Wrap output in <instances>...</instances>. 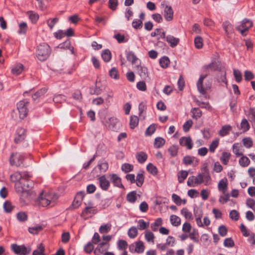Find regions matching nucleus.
<instances>
[{"label": "nucleus", "mask_w": 255, "mask_h": 255, "mask_svg": "<svg viewBox=\"0 0 255 255\" xmlns=\"http://www.w3.org/2000/svg\"><path fill=\"white\" fill-rule=\"evenodd\" d=\"M58 199V196L53 193L42 192L36 200V203L39 206L47 207L53 206Z\"/></svg>", "instance_id": "f257e3e1"}, {"label": "nucleus", "mask_w": 255, "mask_h": 255, "mask_svg": "<svg viewBox=\"0 0 255 255\" xmlns=\"http://www.w3.org/2000/svg\"><path fill=\"white\" fill-rule=\"evenodd\" d=\"M28 177H29V174L27 172H16L10 175L11 180L15 182V189L16 192H22L25 190V187H22V184L25 179H27Z\"/></svg>", "instance_id": "f03ea898"}, {"label": "nucleus", "mask_w": 255, "mask_h": 255, "mask_svg": "<svg viewBox=\"0 0 255 255\" xmlns=\"http://www.w3.org/2000/svg\"><path fill=\"white\" fill-rule=\"evenodd\" d=\"M28 103L25 100L19 101L17 104V109L13 111L11 116L15 120L18 119H23L28 113L27 106Z\"/></svg>", "instance_id": "7ed1b4c3"}, {"label": "nucleus", "mask_w": 255, "mask_h": 255, "mask_svg": "<svg viewBox=\"0 0 255 255\" xmlns=\"http://www.w3.org/2000/svg\"><path fill=\"white\" fill-rule=\"evenodd\" d=\"M30 176L29 175V177H28L27 179H25L22 184V187H25V190H24V191L22 192H18L22 194V197L20 198L21 200L23 198H26V200L24 201V202L31 199L33 196L34 195V193L31 191V189L33 187L34 183L33 181L30 179Z\"/></svg>", "instance_id": "20e7f679"}, {"label": "nucleus", "mask_w": 255, "mask_h": 255, "mask_svg": "<svg viewBox=\"0 0 255 255\" xmlns=\"http://www.w3.org/2000/svg\"><path fill=\"white\" fill-rule=\"evenodd\" d=\"M50 48L46 43H42L37 47L36 57L41 61L45 60L49 56Z\"/></svg>", "instance_id": "39448f33"}, {"label": "nucleus", "mask_w": 255, "mask_h": 255, "mask_svg": "<svg viewBox=\"0 0 255 255\" xmlns=\"http://www.w3.org/2000/svg\"><path fill=\"white\" fill-rule=\"evenodd\" d=\"M23 160V155L19 153L16 152L11 154L9 161L10 165L19 167L22 164Z\"/></svg>", "instance_id": "423d86ee"}, {"label": "nucleus", "mask_w": 255, "mask_h": 255, "mask_svg": "<svg viewBox=\"0 0 255 255\" xmlns=\"http://www.w3.org/2000/svg\"><path fill=\"white\" fill-rule=\"evenodd\" d=\"M11 249L15 254L18 255H26L31 251L30 248H27L24 245H18L16 244H12Z\"/></svg>", "instance_id": "0eeeda50"}, {"label": "nucleus", "mask_w": 255, "mask_h": 255, "mask_svg": "<svg viewBox=\"0 0 255 255\" xmlns=\"http://www.w3.org/2000/svg\"><path fill=\"white\" fill-rule=\"evenodd\" d=\"M253 26V22L248 19H243L240 25L237 27V29L240 32L242 35H246V31Z\"/></svg>", "instance_id": "6e6552de"}, {"label": "nucleus", "mask_w": 255, "mask_h": 255, "mask_svg": "<svg viewBox=\"0 0 255 255\" xmlns=\"http://www.w3.org/2000/svg\"><path fill=\"white\" fill-rule=\"evenodd\" d=\"M206 76L207 75H201L197 83L198 90L200 93L202 95H205L206 93V91L209 90L211 86V83L209 82L206 85L205 87H203V82Z\"/></svg>", "instance_id": "1a4fd4ad"}, {"label": "nucleus", "mask_w": 255, "mask_h": 255, "mask_svg": "<svg viewBox=\"0 0 255 255\" xmlns=\"http://www.w3.org/2000/svg\"><path fill=\"white\" fill-rule=\"evenodd\" d=\"M161 5L164 8V17L166 20L170 21L173 19V10L171 6L162 3Z\"/></svg>", "instance_id": "9d476101"}, {"label": "nucleus", "mask_w": 255, "mask_h": 255, "mask_svg": "<svg viewBox=\"0 0 255 255\" xmlns=\"http://www.w3.org/2000/svg\"><path fill=\"white\" fill-rule=\"evenodd\" d=\"M109 248V244L107 243L102 242L100 243L94 250L95 255H101L104 254Z\"/></svg>", "instance_id": "9b49d317"}, {"label": "nucleus", "mask_w": 255, "mask_h": 255, "mask_svg": "<svg viewBox=\"0 0 255 255\" xmlns=\"http://www.w3.org/2000/svg\"><path fill=\"white\" fill-rule=\"evenodd\" d=\"M25 136V129L22 128H18L14 138L15 142L16 143L21 142L24 139Z\"/></svg>", "instance_id": "f8f14e48"}, {"label": "nucleus", "mask_w": 255, "mask_h": 255, "mask_svg": "<svg viewBox=\"0 0 255 255\" xmlns=\"http://www.w3.org/2000/svg\"><path fill=\"white\" fill-rule=\"evenodd\" d=\"M179 144L182 146H186L188 149L193 147V142L190 136H183L180 138Z\"/></svg>", "instance_id": "ddd939ff"}, {"label": "nucleus", "mask_w": 255, "mask_h": 255, "mask_svg": "<svg viewBox=\"0 0 255 255\" xmlns=\"http://www.w3.org/2000/svg\"><path fill=\"white\" fill-rule=\"evenodd\" d=\"M98 181L100 186L102 190L105 191L108 190L110 187V183L105 175L100 177L98 178Z\"/></svg>", "instance_id": "4468645a"}, {"label": "nucleus", "mask_w": 255, "mask_h": 255, "mask_svg": "<svg viewBox=\"0 0 255 255\" xmlns=\"http://www.w3.org/2000/svg\"><path fill=\"white\" fill-rule=\"evenodd\" d=\"M135 246L131 245L129 246V250L131 252H133V248L135 247L134 252L137 253H142L144 251V246L142 242L139 241L135 242Z\"/></svg>", "instance_id": "2eb2a0df"}, {"label": "nucleus", "mask_w": 255, "mask_h": 255, "mask_svg": "<svg viewBox=\"0 0 255 255\" xmlns=\"http://www.w3.org/2000/svg\"><path fill=\"white\" fill-rule=\"evenodd\" d=\"M219 191L222 192L223 194L227 192L228 190V180L226 178L221 179L218 184Z\"/></svg>", "instance_id": "dca6fc26"}, {"label": "nucleus", "mask_w": 255, "mask_h": 255, "mask_svg": "<svg viewBox=\"0 0 255 255\" xmlns=\"http://www.w3.org/2000/svg\"><path fill=\"white\" fill-rule=\"evenodd\" d=\"M119 121L115 117L109 118L104 122L105 126L107 127L110 129H114L115 126L118 124Z\"/></svg>", "instance_id": "f3484780"}, {"label": "nucleus", "mask_w": 255, "mask_h": 255, "mask_svg": "<svg viewBox=\"0 0 255 255\" xmlns=\"http://www.w3.org/2000/svg\"><path fill=\"white\" fill-rule=\"evenodd\" d=\"M166 41L172 48L175 47L179 43L180 39L173 35H168L166 37Z\"/></svg>", "instance_id": "a211bd4d"}, {"label": "nucleus", "mask_w": 255, "mask_h": 255, "mask_svg": "<svg viewBox=\"0 0 255 255\" xmlns=\"http://www.w3.org/2000/svg\"><path fill=\"white\" fill-rule=\"evenodd\" d=\"M84 198V193L81 192L78 193L75 198L73 202V206L76 208H78L81 204Z\"/></svg>", "instance_id": "6ab92c4d"}, {"label": "nucleus", "mask_w": 255, "mask_h": 255, "mask_svg": "<svg viewBox=\"0 0 255 255\" xmlns=\"http://www.w3.org/2000/svg\"><path fill=\"white\" fill-rule=\"evenodd\" d=\"M45 227L44 225L39 224H33L31 227H28V232L33 235L37 234L39 232L42 231Z\"/></svg>", "instance_id": "aec40b11"}, {"label": "nucleus", "mask_w": 255, "mask_h": 255, "mask_svg": "<svg viewBox=\"0 0 255 255\" xmlns=\"http://www.w3.org/2000/svg\"><path fill=\"white\" fill-rule=\"evenodd\" d=\"M111 180L115 186L124 188V187L122 183L121 179L116 174H113L111 175Z\"/></svg>", "instance_id": "412c9836"}, {"label": "nucleus", "mask_w": 255, "mask_h": 255, "mask_svg": "<svg viewBox=\"0 0 255 255\" xmlns=\"http://www.w3.org/2000/svg\"><path fill=\"white\" fill-rule=\"evenodd\" d=\"M233 151L237 156L243 155V149L242 145L239 143H236L233 145Z\"/></svg>", "instance_id": "4be33fe9"}, {"label": "nucleus", "mask_w": 255, "mask_h": 255, "mask_svg": "<svg viewBox=\"0 0 255 255\" xmlns=\"http://www.w3.org/2000/svg\"><path fill=\"white\" fill-rule=\"evenodd\" d=\"M183 162L185 165H189L192 163H195V165H196L198 163V160L194 156L187 155L183 158Z\"/></svg>", "instance_id": "5701e85b"}, {"label": "nucleus", "mask_w": 255, "mask_h": 255, "mask_svg": "<svg viewBox=\"0 0 255 255\" xmlns=\"http://www.w3.org/2000/svg\"><path fill=\"white\" fill-rule=\"evenodd\" d=\"M223 27L227 35H229L233 33V27L229 22H224L223 23Z\"/></svg>", "instance_id": "b1692460"}, {"label": "nucleus", "mask_w": 255, "mask_h": 255, "mask_svg": "<svg viewBox=\"0 0 255 255\" xmlns=\"http://www.w3.org/2000/svg\"><path fill=\"white\" fill-rule=\"evenodd\" d=\"M137 68L139 76L143 79H146L148 77L147 69L145 67L137 66Z\"/></svg>", "instance_id": "393cba45"}, {"label": "nucleus", "mask_w": 255, "mask_h": 255, "mask_svg": "<svg viewBox=\"0 0 255 255\" xmlns=\"http://www.w3.org/2000/svg\"><path fill=\"white\" fill-rule=\"evenodd\" d=\"M85 204L87 206L85 207V210L82 213V216H84L85 214H94L96 212V209L93 206V204L91 203H89L87 205L86 203Z\"/></svg>", "instance_id": "a878e982"}, {"label": "nucleus", "mask_w": 255, "mask_h": 255, "mask_svg": "<svg viewBox=\"0 0 255 255\" xmlns=\"http://www.w3.org/2000/svg\"><path fill=\"white\" fill-rule=\"evenodd\" d=\"M45 247L42 244H39L32 253V255H46L44 253Z\"/></svg>", "instance_id": "bb28decb"}, {"label": "nucleus", "mask_w": 255, "mask_h": 255, "mask_svg": "<svg viewBox=\"0 0 255 255\" xmlns=\"http://www.w3.org/2000/svg\"><path fill=\"white\" fill-rule=\"evenodd\" d=\"M231 129L232 127L230 125H225L222 127L219 134L221 136H225L228 134Z\"/></svg>", "instance_id": "cd10ccee"}, {"label": "nucleus", "mask_w": 255, "mask_h": 255, "mask_svg": "<svg viewBox=\"0 0 255 255\" xmlns=\"http://www.w3.org/2000/svg\"><path fill=\"white\" fill-rule=\"evenodd\" d=\"M136 158L138 162L143 163L146 160L147 155L143 152H139L136 153Z\"/></svg>", "instance_id": "c85d7f7f"}, {"label": "nucleus", "mask_w": 255, "mask_h": 255, "mask_svg": "<svg viewBox=\"0 0 255 255\" xmlns=\"http://www.w3.org/2000/svg\"><path fill=\"white\" fill-rule=\"evenodd\" d=\"M231 156V153L227 152H223L222 156L220 157V160L224 165H227L228 163L229 159Z\"/></svg>", "instance_id": "c756f323"}, {"label": "nucleus", "mask_w": 255, "mask_h": 255, "mask_svg": "<svg viewBox=\"0 0 255 255\" xmlns=\"http://www.w3.org/2000/svg\"><path fill=\"white\" fill-rule=\"evenodd\" d=\"M23 71V65L18 64L11 69V73L15 75L20 74Z\"/></svg>", "instance_id": "7c9ffc66"}, {"label": "nucleus", "mask_w": 255, "mask_h": 255, "mask_svg": "<svg viewBox=\"0 0 255 255\" xmlns=\"http://www.w3.org/2000/svg\"><path fill=\"white\" fill-rule=\"evenodd\" d=\"M137 194L135 191H131L128 193L127 196V200L130 203H134L136 200Z\"/></svg>", "instance_id": "2f4dec72"}, {"label": "nucleus", "mask_w": 255, "mask_h": 255, "mask_svg": "<svg viewBox=\"0 0 255 255\" xmlns=\"http://www.w3.org/2000/svg\"><path fill=\"white\" fill-rule=\"evenodd\" d=\"M3 208L6 213H10L14 209V206H13L10 202L6 201L3 205Z\"/></svg>", "instance_id": "473e14b6"}, {"label": "nucleus", "mask_w": 255, "mask_h": 255, "mask_svg": "<svg viewBox=\"0 0 255 255\" xmlns=\"http://www.w3.org/2000/svg\"><path fill=\"white\" fill-rule=\"evenodd\" d=\"M188 172L187 171L181 170L178 173V180L179 183H182L187 178Z\"/></svg>", "instance_id": "72a5a7b5"}, {"label": "nucleus", "mask_w": 255, "mask_h": 255, "mask_svg": "<svg viewBox=\"0 0 255 255\" xmlns=\"http://www.w3.org/2000/svg\"><path fill=\"white\" fill-rule=\"evenodd\" d=\"M103 60L105 62H109L111 59V53L109 50H104L101 54Z\"/></svg>", "instance_id": "f704fd0d"}, {"label": "nucleus", "mask_w": 255, "mask_h": 255, "mask_svg": "<svg viewBox=\"0 0 255 255\" xmlns=\"http://www.w3.org/2000/svg\"><path fill=\"white\" fill-rule=\"evenodd\" d=\"M127 58L128 61L131 62L133 64L136 63V61L138 60L136 56L131 51L128 52L127 54Z\"/></svg>", "instance_id": "c9c22d12"}, {"label": "nucleus", "mask_w": 255, "mask_h": 255, "mask_svg": "<svg viewBox=\"0 0 255 255\" xmlns=\"http://www.w3.org/2000/svg\"><path fill=\"white\" fill-rule=\"evenodd\" d=\"M165 143V140L164 138L158 137L154 140V146L156 148H159L162 147Z\"/></svg>", "instance_id": "e433bc0d"}, {"label": "nucleus", "mask_w": 255, "mask_h": 255, "mask_svg": "<svg viewBox=\"0 0 255 255\" xmlns=\"http://www.w3.org/2000/svg\"><path fill=\"white\" fill-rule=\"evenodd\" d=\"M191 113H192V118L196 120L200 118L202 115V111L199 108H196L192 109Z\"/></svg>", "instance_id": "4c0bfd02"}, {"label": "nucleus", "mask_w": 255, "mask_h": 255, "mask_svg": "<svg viewBox=\"0 0 255 255\" xmlns=\"http://www.w3.org/2000/svg\"><path fill=\"white\" fill-rule=\"evenodd\" d=\"M169 63V59L166 56L163 57L159 60L160 65L163 68H166L168 66Z\"/></svg>", "instance_id": "58836bf2"}, {"label": "nucleus", "mask_w": 255, "mask_h": 255, "mask_svg": "<svg viewBox=\"0 0 255 255\" xmlns=\"http://www.w3.org/2000/svg\"><path fill=\"white\" fill-rule=\"evenodd\" d=\"M239 164L242 167H246L248 166L250 163V160L246 156H242V157L239 159Z\"/></svg>", "instance_id": "ea45409f"}, {"label": "nucleus", "mask_w": 255, "mask_h": 255, "mask_svg": "<svg viewBox=\"0 0 255 255\" xmlns=\"http://www.w3.org/2000/svg\"><path fill=\"white\" fill-rule=\"evenodd\" d=\"M144 178L143 173H138L135 179L136 185L138 187L142 186L144 182Z\"/></svg>", "instance_id": "a19ab883"}, {"label": "nucleus", "mask_w": 255, "mask_h": 255, "mask_svg": "<svg viewBox=\"0 0 255 255\" xmlns=\"http://www.w3.org/2000/svg\"><path fill=\"white\" fill-rule=\"evenodd\" d=\"M138 124V118L137 116H131L130 119L129 125L131 128H134Z\"/></svg>", "instance_id": "79ce46f5"}, {"label": "nucleus", "mask_w": 255, "mask_h": 255, "mask_svg": "<svg viewBox=\"0 0 255 255\" xmlns=\"http://www.w3.org/2000/svg\"><path fill=\"white\" fill-rule=\"evenodd\" d=\"M203 39L200 36H197L194 39L195 46L197 49H200L203 46Z\"/></svg>", "instance_id": "37998d69"}, {"label": "nucleus", "mask_w": 255, "mask_h": 255, "mask_svg": "<svg viewBox=\"0 0 255 255\" xmlns=\"http://www.w3.org/2000/svg\"><path fill=\"white\" fill-rule=\"evenodd\" d=\"M147 170L152 175H156L157 173V169L152 163H149L146 166Z\"/></svg>", "instance_id": "c03bdc74"}, {"label": "nucleus", "mask_w": 255, "mask_h": 255, "mask_svg": "<svg viewBox=\"0 0 255 255\" xmlns=\"http://www.w3.org/2000/svg\"><path fill=\"white\" fill-rule=\"evenodd\" d=\"M178 151V147L175 145H172L168 149V151L172 157H175L177 155Z\"/></svg>", "instance_id": "a18cd8bd"}, {"label": "nucleus", "mask_w": 255, "mask_h": 255, "mask_svg": "<svg viewBox=\"0 0 255 255\" xmlns=\"http://www.w3.org/2000/svg\"><path fill=\"white\" fill-rule=\"evenodd\" d=\"M137 235V229L134 227H131L128 232V236L130 238L133 239Z\"/></svg>", "instance_id": "49530a36"}, {"label": "nucleus", "mask_w": 255, "mask_h": 255, "mask_svg": "<svg viewBox=\"0 0 255 255\" xmlns=\"http://www.w3.org/2000/svg\"><path fill=\"white\" fill-rule=\"evenodd\" d=\"M118 246L120 250H126L128 248V245L126 241L120 240L118 242Z\"/></svg>", "instance_id": "de8ad7c7"}, {"label": "nucleus", "mask_w": 255, "mask_h": 255, "mask_svg": "<svg viewBox=\"0 0 255 255\" xmlns=\"http://www.w3.org/2000/svg\"><path fill=\"white\" fill-rule=\"evenodd\" d=\"M132 26L135 29H140L142 27V21L141 20L135 19L132 22Z\"/></svg>", "instance_id": "09e8293b"}, {"label": "nucleus", "mask_w": 255, "mask_h": 255, "mask_svg": "<svg viewBox=\"0 0 255 255\" xmlns=\"http://www.w3.org/2000/svg\"><path fill=\"white\" fill-rule=\"evenodd\" d=\"M243 142L244 145L248 148H251L253 144V141L250 137H245L243 138Z\"/></svg>", "instance_id": "8fccbe9b"}, {"label": "nucleus", "mask_w": 255, "mask_h": 255, "mask_svg": "<svg viewBox=\"0 0 255 255\" xmlns=\"http://www.w3.org/2000/svg\"><path fill=\"white\" fill-rule=\"evenodd\" d=\"M65 96L61 94L55 95L53 98V101L56 103H62L65 101Z\"/></svg>", "instance_id": "3c124183"}, {"label": "nucleus", "mask_w": 255, "mask_h": 255, "mask_svg": "<svg viewBox=\"0 0 255 255\" xmlns=\"http://www.w3.org/2000/svg\"><path fill=\"white\" fill-rule=\"evenodd\" d=\"M223 195L220 196L219 201L221 204H225L229 200L230 194L227 192L225 194H223Z\"/></svg>", "instance_id": "603ef678"}, {"label": "nucleus", "mask_w": 255, "mask_h": 255, "mask_svg": "<svg viewBox=\"0 0 255 255\" xmlns=\"http://www.w3.org/2000/svg\"><path fill=\"white\" fill-rule=\"evenodd\" d=\"M47 92V89L42 88L36 92L32 96L33 99L35 100L37 98L43 95Z\"/></svg>", "instance_id": "864d4df0"}, {"label": "nucleus", "mask_w": 255, "mask_h": 255, "mask_svg": "<svg viewBox=\"0 0 255 255\" xmlns=\"http://www.w3.org/2000/svg\"><path fill=\"white\" fill-rule=\"evenodd\" d=\"M16 217L18 220L21 222H25L27 218V214L23 212L18 213L17 214Z\"/></svg>", "instance_id": "5fc2aeb1"}, {"label": "nucleus", "mask_w": 255, "mask_h": 255, "mask_svg": "<svg viewBox=\"0 0 255 255\" xmlns=\"http://www.w3.org/2000/svg\"><path fill=\"white\" fill-rule=\"evenodd\" d=\"M109 75L110 77L115 79H118L119 78V75L118 70L115 68H113L109 71Z\"/></svg>", "instance_id": "6e6d98bb"}, {"label": "nucleus", "mask_w": 255, "mask_h": 255, "mask_svg": "<svg viewBox=\"0 0 255 255\" xmlns=\"http://www.w3.org/2000/svg\"><path fill=\"white\" fill-rule=\"evenodd\" d=\"M234 242L231 238H226L224 242V246L227 248H232L234 246Z\"/></svg>", "instance_id": "4d7b16f0"}, {"label": "nucleus", "mask_w": 255, "mask_h": 255, "mask_svg": "<svg viewBox=\"0 0 255 255\" xmlns=\"http://www.w3.org/2000/svg\"><path fill=\"white\" fill-rule=\"evenodd\" d=\"M219 140L218 139L214 140L210 144L209 146V150L210 152H214L216 148L218 147Z\"/></svg>", "instance_id": "13d9d810"}, {"label": "nucleus", "mask_w": 255, "mask_h": 255, "mask_svg": "<svg viewBox=\"0 0 255 255\" xmlns=\"http://www.w3.org/2000/svg\"><path fill=\"white\" fill-rule=\"evenodd\" d=\"M94 249V245L91 242L88 243L84 246V251L87 254H90L92 252Z\"/></svg>", "instance_id": "bf43d9fd"}, {"label": "nucleus", "mask_w": 255, "mask_h": 255, "mask_svg": "<svg viewBox=\"0 0 255 255\" xmlns=\"http://www.w3.org/2000/svg\"><path fill=\"white\" fill-rule=\"evenodd\" d=\"M241 128L244 131L248 130L250 128V125L246 119H243L241 123Z\"/></svg>", "instance_id": "052dcab7"}, {"label": "nucleus", "mask_w": 255, "mask_h": 255, "mask_svg": "<svg viewBox=\"0 0 255 255\" xmlns=\"http://www.w3.org/2000/svg\"><path fill=\"white\" fill-rule=\"evenodd\" d=\"M133 169V166L129 163H125L122 166V170L126 173L129 172Z\"/></svg>", "instance_id": "680f3d73"}, {"label": "nucleus", "mask_w": 255, "mask_h": 255, "mask_svg": "<svg viewBox=\"0 0 255 255\" xmlns=\"http://www.w3.org/2000/svg\"><path fill=\"white\" fill-rule=\"evenodd\" d=\"M156 129V125H151L146 130L145 134L146 135H151L152 134Z\"/></svg>", "instance_id": "e2e57ef3"}, {"label": "nucleus", "mask_w": 255, "mask_h": 255, "mask_svg": "<svg viewBox=\"0 0 255 255\" xmlns=\"http://www.w3.org/2000/svg\"><path fill=\"white\" fill-rule=\"evenodd\" d=\"M230 217L234 221H237L239 218V214L235 210H232L230 213Z\"/></svg>", "instance_id": "0e129e2a"}, {"label": "nucleus", "mask_w": 255, "mask_h": 255, "mask_svg": "<svg viewBox=\"0 0 255 255\" xmlns=\"http://www.w3.org/2000/svg\"><path fill=\"white\" fill-rule=\"evenodd\" d=\"M172 200L174 203L178 206H180L182 204V199L176 194H173L172 195Z\"/></svg>", "instance_id": "69168bd1"}, {"label": "nucleus", "mask_w": 255, "mask_h": 255, "mask_svg": "<svg viewBox=\"0 0 255 255\" xmlns=\"http://www.w3.org/2000/svg\"><path fill=\"white\" fill-rule=\"evenodd\" d=\"M193 125V122L191 120H189L186 121L183 126V129L184 131L187 132L189 130L190 128Z\"/></svg>", "instance_id": "338daca9"}, {"label": "nucleus", "mask_w": 255, "mask_h": 255, "mask_svg": "<svg viewBox=\"0 0 255 255\" xmlns=\"http://www.w3.org/2000/svg\"><path fill=\"white\" fill-rule=\"evenodd\" d=\"M234 76L235 78L236 81L239 83L242 80V75L241 72L239 70H234Z\"/></svg>", "instance_id": "774afa93"}]
</instances>
